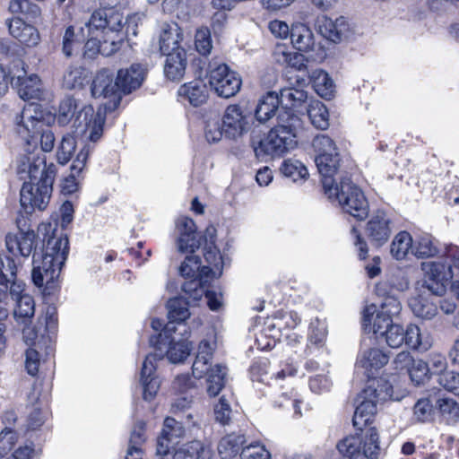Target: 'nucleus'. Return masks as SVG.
Returning a JSON list of instances; mask_svg holds the SVG:
<instances>
[{"mask_svg":"<svg viewBox=\"0 0 459 459\" xmlns=\"http://www.w3.org/2000/svg\"><path fill=\"white\" fill-rule=\"evenodd\" d=\"M34 312L35 303L33 298L30 295H24L16 301L13 316L17 323L26 324L34 316Z\"/></svg>","mask_w":459,"mask_h":459,"instance_id":"obj_46","label":"nucleus"},{"mask_svg":"<svg viewBox=\"0 0 459 459\" xmlns=\"http://www.w3.org/2000/svg\"><path fill=\"white\" fill-rule=\"evenodd\" d=\"M382 337L391 348H400L403 344L411 350L425 351L431 346V342L423 337L418 325L411 324L406 327L399 324H392L383 332Z\"/></svg>","mask_w":459,"mask_h":459,"instance_id":"obj_10","label":"nucleus"},{"mask_svg":"<svg viewBox=\"0 0 459 459\" xmlns=\"http://www.w3.org/2000/svg\"><path fill=\"white\" fill-rule=\"evenodd\" d=\"M21 170L27 171L29 181L24 182L20 192V203L26 212L36 209L43 211L48 206L53 190L56 166L47 164L41 152L30 153L22 158Z\"/></svg>","mask_w":459,"mask_h":459,"instance_id":"obj_1","label":"nucleus"},{"mask_svg":"<svg viewBox=\"0 0 459 459\" xmlns=\"http://www.w3.org/2000/svg\"><path fill=\"white\" fill-rule=\"evenodd\" d=\"M310 81L316 92L324 99H331L334 92V84L329 74L323 70H315Z\"/></svg>","mask_w":459,"mask_h":459,"instance_id":"obj_39","label":"nucleus"},{"mask_svg":"<svg viewBox=\"0 0 459 459\" xmlns=\"http://www.w3.org/2000/svg\"><path fill=\"white\" fill-rule=\"evenodd\" d=\"M279 97L275 92L262 96L255 109V117L259 123H265L274 115L279 107Z\"/></svg>","mask_w":459,"mask_h":459,"instance_id":"obj_34","label":"nucleus"},{"mask_svg":"<svg viewBox=\"0 0 459 459\" xmlns=\"http://www.w3.org/2000/svg\"><path fill=\"white\" fill-rule=\"evenodd\" d=\"M216 349L215 334L212 333L198 345L197 354L192 366L196 378L207 377V393L210 396L218 395L225 386L227 368L221 364L212 366V359Z\"/></svg>","mask_w":459,"mask_h":459,"instance_id":"obj_4","label":"nucleus"},{"mask_svg":"<svg viewBox=\"0 0 459 459\" xmlns=\"http://www.w3.org/2000/svg\"><path fill=\"white\" fill-rule=\"evenodd\" d=\"M285 114L287 112L279 113V125L272 128L267 135L255 147L257 157L264 155L273 158L280 157L297 146L295 124L299 121V118L293 114L288 115V118H285Z\"/></svg>","mask_w":459,"mask_h":459,"instance_id":"obj_5","label":"nucleus"},{"mask_svg":"<svg viewBox=\"0 0 459 459\" xmlns=\"http://www.w3.org/2000/svg\"><path fill=\"white\" fill-rule=\"evenodd\" d=\"M166 56L167 58L164 64L166 78L172 82L180 81L185 75L187 65L186 50L179 49Z\"/></svg>","mask_w":459,"mask_h":459,"instance_id":"obj_26","label":"nucleus"},{"mask_svg":"<svg viewBox=\"0 0 459 459\" xmlns=\"http://www.w3.org/2000/svg\"><path fill=\"white\" fill-rule=\"evenodd\" d=\"M36 235L33 231L8 234L5 238L6 247L13 255L28 257L36 247Z\"/></svg>","mask_w":459,"mask_h":459,"instance_id":"obj_24","label":"nucleus"},{"mask_svg":"<svg viewBox=\"0 0 459 459\" xmlns=\"http://www.w3.org/2000/svg\"><path fill=\"white\" fill-rule=\"evenodd\" d=\"M195 45L196 50L203 56H207L211 53L212 43L211 39V32L208 28H200L196 30L195 36Z\"/></svg>","mask_w":459,"mask_h":459,"instance_id":"obj_54","label":"nucleus"},{"mask_svg":"<svg viewBox=\"0 0 459 459\" xmlns=\"http://www.w3.org/2000/svg\"><path fill=\"white\" fill-rule=\"evenodd\" d=\"M273 58L277 64L285 66L295 68L301 71L307 67V59L304 55L293 52L285 45H277L273 52Z\"/></svg>","mask_w":459,"mask_h":459,"instance_id":"obj_30","label":"nucleus"},{"mask_svg":"<svg viewBox=\"0 0 459 459\" xmlns=\"http://www.w3.org/2000/svg\"><path fill=\"white\" fill-rule=\"evenodd\" d=\"M231 409L229 402L224 396H221L214 406L215 420L222 425L230 422Z\"/></svg>","mask_w":459,"mask_h":459,"instance_id":"obj_61","label":"nucleus"},{"mask_svg":"<svg viewBox=\"0 0 459 459\" xmlns=\"http://www.w3.org/2000/svg\"><path fill=\"white\" fill-rule=\"evenodd\" d=\"M205 265L201 266V260L197 255H187L179 267L180 274L185 278H209Z\"/></svg>","mask_w":459,"mask_h":459,"instance_id":"obj_44","label":"nucleus"},{"mask_svg":"<svg viewBox=\"0 0 459 459\" xmlns=\"http://www.w3.org/2000/svg\"><path fill=\"white\" fill-rule=\"evenodd\" d=\"M8 29L10 34L23 44L35 46L39 41L38 30L20 18L11 19L8 22Z\"/></svg>","mask_w":459,"mask_h":459,"instance_id":"obj_27","label":"nucleus"},{"mask_svg":"<svg viewBox=\"0 0 459 459\" xmlns=\"http://www.w3.org/2000/svg\"><path fill=\"white\" fill-rule=\"evenodd\" d=\"M75 146L76 143L74 137L71 134H66L62 138L56 153V158L60 164L65 165L71 160Z\"/></svg>","mask_w":459,"mask_h":459,"instance_id":"obj_51","label":"nucleus"},{"mask_svg":"<svg viewBox=\"0 0 459 459\" xmlns=\"http://www.w3.org/2000/svg\"><path fill=\"white\" fill-rule=\"evenodd\" d=\"M146 74V69L139 65L134 64L129 68L117 71V80L121 94H128L138 89Z\"/></svg>","mask_w":459,"mask_h":459,"instance_id":"obj_21","label":"nucleus"},{"mask_svg":"<svg viewBox=\"0 0 459 459\" xmlns=\"http://www.w3.org/2000/svg\"><path fill=\"white\" fill-rule=\"evenodd\" d=\"M189 303L190 301H186L184 298H174L169 300L168 316L169 322L166 325L163 333H160V338L164 335L166 339H169V334L177 331L174 323L178 322L180 324L189 317Z\"/></svg>","mask_w":459,"mask_h":459,"instance_id":"obj_22","label":"nucleus"},{"mask_svg":"<svg viewBox=\"0 0 459 459\" xmlns=\"http://www.w3.org/2000/svg\"><path fill=\"white\" fill-rule=\"evenodd\" d=\"M336 447L347 459H377L380 453L379 436L375 428H369L364 437L348 436L339 441Z\"/></svg>","mask_w":459,"mask_h":459,"instance_id":"obj_8","label":"nucleus"},{"mask_svg":"<svg viewBox=\"0 0 459 459\" xmlns=\"http://www.w3.org/2000/svg\"><path fill=\"white\" fill-rule=\"evenodd\" d=\"M181 40V29L176 23L163 24L159 38L160 51L163 55L183 49L179 47Z\"/></svg>","mask_w":459,"mask_h":459,"instance_id":"obj_29","label":"nucleus"},{"mask_svg":"<svg viewBox=\"0 0 459 459\" xmlns=\"http://www.w3.org/2000/svg\"><path fill=\"white\" fill-rule=\"evenodd\" d=\"M16 441L17 435L13 429L5 428L0 432V458L13 447Z\"/></svg>","mask_w":459,"mask_h":459,"instance_id":"obj_60","label":"nucleus"},{"mask_svg":"<svg viewBox=\"0 0 459 459\" xmlns=\"http://www.w3.org/2000/svg\"><path fill=\"white\" fill-rule=\"evenodd\" d=\"M85 80L84 71L81 67L70 66L63 76V87L67 90L81 88Z\"/></svg>","mask_w":459,"mask_h":459,"instance_id":"obj_50","label":"nucleus"},{"mask_svg":"<svg viewBox=\"0 0 459 459\" xmlns=\"http://www.w3.org/2000/svg\"><path fill=\"white\" fill-rule=\"evenodd\" d=\"M16 85L20 97L23 100L39 99L41 94V82L37 74L17 77Z\"/></svg>","mask_w":459,"mask_h":459,"instance_id":"obj_35","label":"nucleus"},{"mask_svg":"<svg viewBox=\"0 0 459 459\" xmlns=\"http://www.w3.org/2000/svg\"><path fill=\"white\" fill-rule=\"evenodd\" d=\"M432 404L429 399H421L414 405V416L420 422H425L431 418Z\"/></svg>","mask_w":459,"mask_h":459,"instance_id":"obj_63","label":"nucleus"},{"mask_svg":"<svg viewBox=\"0 0 459 459\" xmlns=\"http://www.w3.org/2000/svg\"><path fill=\"white\" fill-rule=\"evenodd\" d=\"M47 113L39 104L29 103L24 106L21 114L16 117L15 123L18 134L29 144L35 143L40 130L46 126L50 117L47 119Z\"/></svg>","mask_w":459,"mask_h":459,"instance_id":"obj_11","label":"nucleus"},{"mask_svg":"<svg viewBox=\"0 0 459 459\" xmlns=\"http://www.w3.org/2000/svg\"><path fill=\"white\" fill-rule=\"evenodd\" d=\"M327 335V327L324 320L315 318L310 322L308 332V349L312 346L320 348L324 345Z\"/></svg>","mask_w":459,"mask_h":459,"instance_id":"obj_45","label":"nucleus"},{"mask_svg":"<svg viewBox=\"0 0 459 459\" xmlns=\"http://www.w3.org/2000/svg\"><path fill=\"white\" fill-rule=\"evenodd\" d=\"M221 124L225 137L230 139H238L249 129L248 117L238 105L227 107L221 118Z\"/></svg>","mask_w":459,"mask_h":459,"instance_id":"obj_13","label":"nucleus"},{"mask_svg":"<svg viewBox=\"0 0 459 459\" xmlns=\"http://www.w3.org/2000/svg\"><path fill=\"white\" fill-rule=\"evenodd\" d=\"M325 193L331 200L337 201L342 210L358 220L368 214V203L364 193L350 179L345 178L335 185L333 178L322 181Z\"/></svg>","mask_w":459,"mask_h":459,"instance_id":"obj_6","label":"nucleus"},{"mask_svg":"<svg viewBox=\"0 0 459 459\" xmlns=\"http://www.w3.org/2000/svg\"><path fill=\"white\" fill-rule=\"evenodd\" d=\"M166 346L167 345L163 342V339H162L159 342V347H158V350L160 351V353L159 355L149 354L146 356V358L143 363V367H142V370H141V379H143V378L150 379L151 377H157L155 375L156 366H155L154 362H155L157 357L161 358L162 351L164 348H166Z\"/></svg>","mask_w":459,"mask_h":459,"instance_id":"obj_55","label":"nucleus"},{"mask_svg":"<svg viewBox=\"0 0 459 459\" xmlns=\"http://www.w3.org/2000/svg\"><path fill=\"white\" fill-rule=\"evenodd\" d=\"M412 237L406 231H401L394 238L390 252L396 260L404 259L408 254L412 253Z\"/></svg>","mask_w":459,"mask_h":459,"instance_id":"obj_43","label":"nucleus"},{"mask_svg":"<svg viewBox=\"0 0 459 459\" xmlns=\"http://www.w3.org/2000/svg\"><path fill=\"white\" fill-rule=\"evenodd\" d=\"M277 315L272 318H268L262 330L260 336L256 337V343L261 350H271L275 346L276 340L280 338L282 330H279L276 324Z\"/></svg>","mask_w":459,"mask_h":459,"instance_id":"obj_38","label":"nucleus"},{"mask_svg":"<svg viewBox=\"0 0 459 459\" xmlns=\"http://www.w3.org/2000/svg\"><path fill=\"white\" fill-rule=\"evenodd\" d=\"M177 249L179 253L193 254L200 247L197 238L196 226L194 221L186 216H180L176 221Z\"/></svg>","mask_w":459,"mask_h":459,"instance_id":"obj_14","label":"nucleus"},{"mask_svg":"<svg viewBox=\"0 0 459 459\" xmlns=\"http://www.w3.org/2000/svg\"><path fill=\"white\" fill-rule=\"evenodd\" d=\"M421 270L424 273L427 289L434 295H443L446 292V283L447 281L444 264L435 262H423Z\"/></svg>","mask_w":459,"mask_h":459,"instance_id":"obj_18","label":"nucleus"},{"mask_svg":"<svg viewBox=\"0 0 459 459\" xmlns=\"http://www.w3.org/2000/svg\"><path fill=\"white\" fill-rule=\"evenodd\" d=\"M307 116L312 125L321 130L329 126V113L325 104L319 100H311L307 108Z\"/></svg>","mask_w":459,"mask_h":459,"instance_id":"obj_40","label":"nucleus"},{"mask_svg":"<svg viewBox=\"0 0 459 459\" xmlns=\"http://www.w3.org/2000/svg\"><path fill=\"white\" fill-rule=\"evenodd\" d=\"M182 285V290L186 295V299H191L192 301H198L202 299L204 294V288L202 284L204 279L201 278H188Z\"/></svg>","mask_w":459,"mask_h":459,"instance_id":"obj_52","label":"nucleus"},{"mask_svg":"<svg viewBox=\"0 0 459 459\" xmlns=\"http://www.w3.org/2000/svg\"><path fill=\"white\" fill-rule=\"evenodd\" d=\"M407 372L410 374L412 382L420 385L428 378L429 368L422 359H414Z\"/></svg>","mask_w":459,"mask_h":459,"instance_id":"obj_57","label":"nucleus"},{"mask_svg":"<svg viewBox=\"0 0 459 459\" xmlns=\"http://www.w3.org/2000/svg\"><path fill=\"white\" fill-rule=\"evenodd\" d=\"M391 221L383 211L374 213L367 223L366 232L370 240L376 245L385 243L391 235Z\"/></svg>","mask_w":459,"mask_h":459,"instance_id":"obj_19","label":"nucleus"},{"mask_svg":"<svg viewBox=\"0 0 459 459\" xmlns=\"http://www.w3.org/2000/svg\"><path fill=\"white\" fill-rule=\"evenodd\" d=\"M91 94L94 98H111L119 100L121 98L117 76L114 79L109 69H101L95 75L91 84Z\"/></svg>","mask_w":459,"mask_h":459,"instance_id":"obj_15","label":"nucleus"},{"mask_svg":"<svg viewBox=\"0 0 459 459\" xmlns=\"http://www.w3.org/2000/svg\"><path fill=\"white\" fill-rule=\"evenodd\" d=\"M107 10L95 11L88 22L85 24L87 33L99 36L100 33H107Z\"/></svg>","mask_w":459,"mask_h":459,"instance_id":"obj_49","label":"nucleus"},{"mask_svg":"<svg viewBox=\"0 0 459 459\" xmlns=\"http://www.w3.org/2000/svg\"><path fill=\"white\" fill-rule=\"evenodd\" d=\"M143 385V396L145 401H152L157 394L160 381L158 377H151L141 379Z\"/></svg>","mask_w":459,"mask_h":459,"instance_id":"obj_64","label":"nucleus"},{"mask_svg":"<svg viewBox=\"0 0 459 459\" xmlns=\"http://www.w3.org/2000/svg\"><path fill=\"white\" fill-rule=\"evenodd\" d=\"M307 99V93L304 90L289 88L285 89L281 92V101L284 106L280 113H285V118H288V115L293 114L297 117V113H300L299 109L303 103Z\"/></svg>","mask_w":459,"mask_h":459,"instance_id":"obj_31","label":"nucleus"},{"mask_svg":"<svg viewBox=\"0 0 459 459\" xmlns=\"http://www.w3.org/2000/svg\"><path fill=\"white\" fill-rule=\"evenodd\" d=\"M388 360V356L383 351L377 348L368 349L359 356L357 367L363 369L369 378L375 379V374L385 366Z\"/></svg>","mask_w":459,"mask_h":459,"instance_id":"obj_23","label":"nucleus"},{"mask_svg":"<svg viewBox=\"0 0 459 459\" xmlns=\"http://www.w3.org/2000/svg\"><path fill=\"white\" fill-rule=\"evenodd\" d=\"M437 248L432 238L428 236H420L412 241V255L417 258L433 257L437 254Z\"/></svg>","mask_w":459,"mask_h":459,"instance_id":"obj_47","label":"nucleus"},{"mask_svg":"<svg viewBox=\"0 0 459 459\" xmlns=\"http://www.w3.org/2000/svg\"><path fill=\"white\" fill-rule=\"evenodd\" d=\"M40 365L39 353L33 348H29L25 352V368L30 376H36Z\"/></svg>","mask_w":459,"mask_h":459,"instance_id":"obj_62","label":"nucleus"},{"mask_svg":"<svg viewBox=\"0 0 459 459\" xmlns=\"http://www.w3.org/2000/svg\"><path fill=\"white\" fill-rule=\"evenodd\" d=\"M281 171L285 177L293 181L304 179L308 175L306 166L299 160L293 159L284 160Z\"/></svg>","mask_w":459,"mask_h":459,"instance_id":"obj_48","label":"nucleus"},{"mask_svg":"<svg viewBox=\"0 0 459 459\" xmlns=\"http://www.w3.org/2000/svg\"><path fill=\"white\" fill-rule=\"evenodd\" d=\"M184 434L185 429L180 422L173 418H166L161 435L157 441V454L167 455L171 447L178 445L177 439L182 437Z\"/></svg>","mask_w":459,"mask_h":459,"instance_id":"obj_16","label":"nucleus"},{"mask_svg":"<svg viewBox=\"0 0 459 459\" xmlns=\"http://www.w3.org/2000/svg\"><path fill=\"white\" fill-rule=\"evenodd\" d=\"M91 151L90 146L86 144L77 154L71 166V175L65 178L62 183V191L64 194H73L77 190L78 183L75 175L80 174L84 169Z\"/></svg>","mask_w":459,"mask_h":459,"instance_id":"obj_32","label":"nucleus"},{"mask_svg":"<svg viewBox=\"0 0 459 459\" xmlns=\"http://www.w3.org/2000/svg\"><path fill=\"white\" fill-rule=\"evenodd\" d=\"M245 437L242 435L230 434L222 437L218 445V452L222 459L235 457L240 446L244 444Z\"/></svg>","mask_w":459,"mask_h":459,"instance_id":"obj_42","label":"nucleus"},{"mask_svg":"<svg viewBox=\"0 0 459 459\" xmlns=\"http://www.w3.org/2000/svg\"><path fill=\"white\" fill-rule=\"evenodd\" d=\"M214 228L209 227L206 229V243L204 248V255L206 263L208 264V265L205 266L207 268L206 272H208V276L211 278H219L222 274L224 260L219 249L214 245Z\"/></svg>","mask_w":459,"mask_h":459,"instance_id":"obj_17","label":"nucleus"},{"mask_svg":"<svg viewBox=\"0 0 459 459\" xmlns=\"http://www.w3.org/2000/svg\"><path fill=\"white\" fill-rule=\"evenodd\" d=\"M178 92L179 97L186 100L195 107L205 103L209 97L208 88L201 80L193 81L181 85Z\"/></svg>","mask_w":459,"mask_h":459,"instance_id":"obj_28","label":"nucleus"},{"mask_svg":"<svg viewBox=\"0 0 459 459\" xmlns=\"http://www.w3.org/2000/svg\"><path fill=\"white\" fill-rule=\"evenodd\" d=\"M76 108L77 103L74 98L64 99L60 102L56 115V123L60 126H65L73 121L72 127L77 135H81L91 143H96L103 134L105 112L100 108L95 112L92 106L88 105L83 107L74 117Z\"/></svg>","mask_w":459,"mask_h":459,"instance_id":"obj_3","label":"nucleus"},{"mask_svg":"<svg viewBox=\"0 0 459 459\" xmlns=\"http://www.w3.org/2000/svg\"><path fill=\"white\" fill-rule=\"evenodd\" d=\"M81 39L74 33L73 26L66 28L62 40V50L66 56H71L74 50L79 47Z\"/></svg>","mask_w":459,"mask_h":459,"instance_id":"obj_59","label":"nucleus"},{"mask_svg":"<svg viewBox=\"0 0 459 459\" xmlns=\"http://www.w3.org/2000/svg\"><path fill=\"white\" fill-rule=\"evenodd\" d=\"M276 315L277 321L274 325H277L279 330L295 329L301 323V317L295 311L278 312Z\"/></svg>","mask_w":459,"mask_h":459,"instance_id":"obj_53","label":"nucleus"},{"mask_svg":"<svg viewBox=\"0 0 459 459\" xmlns=\"http://www.w3.org/2000/svg\"><path fill=\"white\" fill-rule=\"evenodd\" d=\"M39 231L45 232V245L41 254L33 255L32 281L38 287L50 285L58 278L68 255V238L57 233L51 223L41 224Z\"/></svg>","mask_w":459,"mask_h":459,"instance_id":"obj_2","label":"nucleus"},{"mask_svg":"<svg viewBox=\"0 0 459 459\" xmlns=\"http://www.w3.org/2000/svg\"><path fill=\"white\" fill-rule=\"evenodd\" d=\"M172 449V459H199L202 455L205 454L204 445L198 440L177 445Z\"/></svg>","mask_w":459,"mask_h":459,"instance_id":"obj_41","label":"nucleus"},{"mask_svg":"<svg viewBox=\"0 0 459 459\" xmlns=\"http://www.w3.org/2000/svg\"><path fill=\"white\" fill-rule=\"evenodd\" d=\"M437 382L446 390L459 396V373L445 371L438 375Z\"/></svg>","mask_w":459,"mask_h":459,"instance_id":"obj_58","label":"nucleus"},{"mask_svg":"<svg viewBox=\"0 0 459 459\" xmlns=\"http://www.w3.org/2000/svg\"><path fill=\"white\" fill-rule=\"evenodd\" d=\"M211 89L222 98L236 95L241 87V78L225 64L210 65L207 74Z\"/></svg>","mask_w":459,"mask_h":459,"instance_id":"obj_12","label":"nucleus"},{"mask_svg":"<svg viewBox=\"0 0 459 459\" xmlns=\"http://www.w3.org/2000/svg\"><path fill=\"white\" fill-rule=\"evenodd\" d=\"M290 39L293 47L302 52L313 48L314 35L311 30L303 23L294 24L290 30Z\"/></svg>","mask_w":459,"mask_h":459,"instance_id":"obj_36","label":"nucleus"},{"mask_svg":"<svg viewBox=\"0 0 459 459\" xmlns=\"http://www.w3.org/2000/svg\"><path fill=\"white\" fill-rule=\"evenodd\" d=\"M409 307L419 318L430 320L437 314V305L431 296L417 295L409 300Z\"/></svg>","mask_w":459,"mask_h":459,"instance_id":"obj_33","label":"nucleus"},{"mask_svg":"<svg viewBox=\"0 0 459 459\" xmlns=\"http://www.w3.org/2000/svg\"><path fill=\"white\" fill-rule=\"evenodd\" d=\"M312 147L322 181L333 178L340 166V154L334 141L326 134H317L312 141Z\"/></svg>","mask_w":459,"mask_h":459,"instance_id":"obj_9","label":"nucleus"},{"mask_svg":"<svg viewBox=\"0 0 459 459\" xmlns=\"http://www.w3.org/2000/svg\"><path fill=\"white\" fill-rule=\"evenodd\" d=\"M191 344L186 338L172 336L168 344L166 355L172 363L185 360L190 354Z\"/></svg>","mask_w":459,"mask_h":459,"instance_id":"obj_37","label":"nucleus"},{"mask_svg":"<svg viewBox=\"0 0 459 459\" xmlns=\"http://www.w3.org/2000/svg\"><path fill=\"white\" fill-rule=\"evenodd\" d=\"M391 396V386L387 382L381 379L368 380L357 398L358 404L352 419L354 427L362 429L367 426L377 412V404Z\"/></svg>","mask_w":459,"mask_h":459,"instance_id":"obj_7","label":"nucleus"},{"mask_svg":"<svg viewBox=\"0 0 459 459\" xmlns=\"http://www.w3.org/2000/svg\"><path fill=\"white\" fill-rule=\"evenodd\" d=\"M349 30V24L344 17L335 20L326 16L318 20V30L323 37L333 42L341 41Z\"/></svg>","mask_w":459,"mask_h":459,"instance_id":"obj_25","label":"nucleus"},{"mask_svg":"<svg viewBox=\"0 0 459 459\" xmlns=\"http://www.w3.org/2000/svg\"><path fill=\"white\" fill-rule=\"evenodd\" d=\"M241 459H271V453L260 443L247 446L241 452Z\"/></svg>","mask_w":459,"mask_h":459,"instance_id":"obj_56","label":"nucleus"},{"mask_svg":"<svg viewBox=\"0 0 459 459\" xmlns=\"http://www.w3.org/2000/svg\"><path fill=\"white\" fill-rule=\"evenodd\" d=\"M392 324V317L382 310L377 309L376 305L371 304L365 307L363 312V326L366 331L383 336V332L387 330Z\"/></svg>","mask_w":459,"mask_h":459,"instance_id":"obj_20","label":"nucleus"}]
</instances>
